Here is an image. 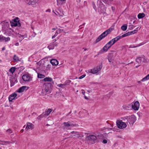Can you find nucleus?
I'll list each match as a JSON object with an SVG mask.
<instances>
[{
    "label": "nucleus",
    "instance_id": "40",
    "mask_svg": "<svg viewBox=\"0 0 149 149\" xmlns=\"http://www.w3.org/2000/svg\"><path fill=\"white\" fill-rule=\"evenodd\" d=\"M4 40L5 42L8 41L10 40V38L9 37L6 38L5 37Z\"/></svg>",
    "mask_w": 149,
    "mask_h": 149
},
{
    "label": "nucleus",
    "instance_id": "13",
    "mask_svg": "<svg viewBox=\"0 0 149 149\" xmlns=\"http://www.w3.org/2000/svg\"><path fill=\"white\" fill-rule=\"evenodd\" d=\"M29 87H27L26 86H23L20 87L19 89L17 90V92L19 93H22L24 92L25 91H26L28 89Z\"/></svg>",
    "mask_w": 149,
    "mask_h": 149
},
{
    "label": "nucleus",
    "instance_id": "20",
    "mask_svg": "<svg viewBox=\"0 0 149 149\" xmlns=\"http://www.w3.org/2000/svg\"><path fill=\"white\" fill-rule=\"evenodd\" d=\"M43 81L45 82L49 81L51 82L52 81V78L49 77H46L43 79Z\"/></svg>",
    "mask_w": 149,
    "mask_h": 149
},
{
    "label": "nucleus",
    "instance_id": "21",
    "mask_svg": "<svg viewBox=\"0 0 149 149\" xmlns=\"http://www.w3.org/2000/svg\"><path fill=\"white\" fill-rule=\"evenodd\" d=\"M29 1L27 3L29 5H34L36 3V0H29Z\"/></svg>",
    "mask_w": 149,
    "mask_h": 149
},
{
    "label": "nucleus",
    "instance_id": "11",
    "mask_svg": "<svg viewBox=\"0 0 149 149\" xmlns=\"http://www.w3.org/2000/svg\"><path fill=\"white\" fill-rule=\"evenodd\" d=\"M45 84L46 86H49V87H46L44 88L45 92L47 94L50 93H51V91L49 87H51V84L50 83H46Z\"/></svg>",
    "mask_w": 149,
    "mask_h": 149
},
{
    "label": "nucleus",
    "instance_id": "3",
    "mask_svg": "<svg viewBox=\"0 0 149 149\" xmlns=\"http://www.w3.org/2000/svg\"><path fill=\"white\" fill-rule=\"evenodd\" d=\"M64 128H67L69 127H73L77 126L78 125L77 124H74L73 122L68 121L67 122H64L63 123Z\"/></svg>",
    "mask_w": 149,
    "mask_h": 149
},
{
    "label": "nucleus",
    "instance_id": "53",
    "mask_svg": "<svg viewBox=\"0 0 149 149\" xmlns=\"http://www.w3.org/2000/svg\"><path fill=\"white\" fill-rule=\"evenodd\" d=\"M77 132H74V131H72L71 132V133L72 134H76Z\"/></svg>",
    "mask_w": 149,
    "mask_h": 149
},
{
    "label": "nucleus",
    "instance_id": "58",
    "mask_svg": "<svg viewBox=\"0 0 149 149\" xmlns=\"http://www.w3.org/2000/svg\"><path fill=\"white\" fill-rule=\"evenodd\" d=\"M85 24V23H83L82 25H80L79 27H81L82 26H84Z\"/></svg>",
    "mask_w": 149,
    "mask_h": 149
},
{
    "label": "nucleus",
    "instance_id": "47",
    "mask_svg": "<svg viewBox=\"0 0 149 149\" xmlns=\"http://www.w3.org/2000/svg\"><path fill=\"white\" fill-rule=\"evenodd\" d=\"M108 45V43H107L105 45L107 47V48L109 49L111 47L109 45Z\"/></svg>",
    "mask_w": 149,
    "mask_h": 149
},
{
    "label": "nucleus",
    "instance_id": "43",
    "mask_svg": "<svg viewBox=\"0 0 149 149\" xmlns=\"http://www.w3.org/2000/svg\"><path fill=\"white\" fill-rule=\"evenodd\" d=\"M135 26H134L130 25L129 26V29L130 30H132V29H134V28Z\"/></svg>",
    "mask_w": 149,
    "mask_h": 149
},
{
    "label": "nucleus",
    "instance_id": "63",
    "mask_svg": "<svg viewBox=\"0 0 149 149\" xmlns=\"http://www.w3.org/2000/svg\"><path fill=\"white\" fill-rule=\"evenodd\" d=\"M60 1H62V2H63L64 1H65V0H59Z\"/></svg>",
    "mask_w": 149,
    "mask_h": 149
},
{
    "label": "nucleus",
    "instance_id": "15",
    "mask_svg": "<svg viewBox=\"0 0 149 149\" xmlns=\"http://www.w3.org/2000/svg\"><path fill=\"white\" fill-rule=\"evenodd\" d=\"M14 142H11L10 141H5L0 140V144L6 145L7 144H10L11 143H14Z\"/></svg>",
    "mask_w": 149,
    "mask_h": 149
},
{
    "label": "nucleus",
    "instance_id": "61",
    "mask_svg": "<svg viewBox=\"0 0 149 149\" xmlns=\"http://www.w3.org/2000/svg\"><path fill=\"white\" fill-rule=\"evenodd\" d=\"M84 97V98H85L86 99H87H87H88V97H87L86 96H85Z\"/></svg>",
    "mask_w": 149,
    "mask_h": 149
},
{
    "label": "nucleus",
    "instance_id": "64",
    "mask_svg": "<svg viewBox=\"0 0 149 149\" xmlns=\"http://www.w3.org/2000/svg\"><path fill=\"white\" fill-rule=\"evenodd\" d=\"M148 79H149V74L147 75Z\"/></svg>",
    "mask_w": 149,
    "mask_h": 149
},
{
    "label": "nucleus",
    "instance_id": "37",
    "mask_svg": "<svg viewBox=\"0 0 149 149\" xmlns=\"http://www.w3.org/2000/svg\"><path fill=\"white\" fill-rule=\"evenodd\" d=\"M6 132L7 133H8L9 134H11L13 132L12 130L10 129H9L8 130H7Z\"/></svg>",
    "mask_w": 149,
    "mask_h": 149
},
{
    "label": "nucleus",
    "instance_id": "42",
    "mask_svg": "<svg viewBox=\"0 0 149 149\" xmlns=\"http://www.w3.org/2000/svg\"><path fill=\"white\" fill-rule=\"evenodd\" d=\"M45 90L44 89H42V94L43 95H46L47 93L46 92H45Z\"/></svg>",
    "mask_w": 149,
    "mask_h": 149
},
{
    "label": "nucleus",
    "instance_id": "29",
    "mask_svg": "<svg viewBox=\"0 0 149 149\" xmlns=\"http://www.w3.org/2000/svg\"><path fill=\"white\" fill-rule=\"evenodd\" d=\"M15 68L14 67H13L11 68L9 70L10 72L13 74L14 72L15 71Z\"/></svg>",
    "mask_w": 149,
    "mask_h": 149
},
{
    "label": "nucleus",
    "instance_id": "32",
    "mask_svg": "<svg viewBox=\"0 0 149 149\" xmlns=\"http://www.w3.org/2000/svg\"><path fill=\"white\" fill-rule=\"evenodd\" d=\"M138 28H137L136 29H135L134 30V31H130V33L131 35H132L136 33L138 31Z\"/></svg>",
    "mask_w": 149,
    "mask_h": 149
},
{
    "label": "nucleus",
    "instance_id": "28",
    "mask_svg": "<svg viewBox=\"0 0 149 149\" xmlns=\"http://www.w3.org/2000/svg\"><path fill=\"white\" fill-rule=\"evenodd\" d=\"M103 38L102 37V36L100 35L98 38L96 39L95 40V42L97 43L100 41Z\"/></svg>",
    "mask_w": 149,
    "mask_h": 149
},
{
    "label": "nucleus",
    "instance_id": "1",
    "mask_svg": "<svg viewBox=\"0 0 149 149\" xmlns=\"http://www.w3.org/2000/svg\"><path fill=\"white\" fill-rule=\"evenodd\" d=\"M123 120H124L128 125V123L132 125L136 120V117L134 115L130 116H126L122 118Z\"/></svg>",
    "mask_w": 149,
    "mask_h": 149
},
{
    "label": "nucleus",
    "instance_id": "55",
    "mask_svg": "<svg viewBox=\"0 0 149 149\" xmlns=\"http://www.w3.org/2000/svg\"><path fill=\"white\" fill-rule=\"evenodd\" d=\"M56 41V39H55L53 40L52 41L53 42L52 43H53V44L54 43V42Z\"/></svg>",
    "mask_w": 149,
    "mask_h": 149
},
{
    "label": "nucleus",
    "instance_id": "24",
    "mask_svg": "<svg viewBox=\"0 0 149 149\" xmlns=\"http://www.w3.org/2000/svg\"><path fill=\"white\" fill-rule=\"evenodd\" d=\"M142 61V58L141 57H137L136 59V61L138 63H140Z\"/></svg>",
    "mask_w": 149,
    "mask_h": 149
},
{
    "label": "nucleus",
    "instance_id": "59",
    "mask_svg": "<svg viewBox=\"0 0 149 149\" xmlns=\"http://www.w3.org/2000/svg\"><path fill=\"white\" fill-rule=\"evenodd\" d=\"M85 24V23H83L82 25H80L79 27H81L82 26H84Z\"/></svg>",
    "mask_w": 149,
    "mask_h": 149
},
{
    "label": "nucleus",
    "instance_id": "12",
    "mask_svg": "<svg viewBox=\"0 0 149 149\" xmlns=\"http://www.w3.org/2000/svg\"><path fill=\"white\" fill-rule=\"evenodd\" d=\"M17 35L22 40L27 37V35L26 33L19 32L17 34Z\"/></svg>",
    "mask_w": 149,
    "mask_h": 149
},
{
    "label": "nucleus",
    "instance_id": "31",
    "mask_svg": "<svg viewBox=\"0 0 149 149\" xmlns=\"http://www.w3.org/2000/svg\"><path fill=\"white\" fill-rule=\"evenodd\" d=\"M107 43L108 44V45H109L110 47L112 46L114 44V43H113V42L112 40H110Z\"/></svg>",
    "mask_w": 149,
    "mask_h": 149
},
{
    "label": "nucleus",
    "instance_id": "26",
    "mask_svg": "<svg viewBox=\"0 0 149 149\" xmlns=\"http://www.w3.org/2000/svg\"><path fill=\"white\" fill-rule=\"evenodd\" d=\"M127 28V24H123L121 27V29L123 31H125L126 30Z\"/></svg>",
    "mask_w": 149,
    "mask_h": 149
},
{
    "label": "nucleus",
    "instance_id": "44",
    "mask_svg": "<svg viewBox=\"0 0 149 149\" xmlns=\"http://www.w3.org/2000/svg\"><path fill=\"white\" fill-rule=\"evenodd\" d=\"M85 76H86V74L83 75L81 76H80L79 77V79H81L83 78H84V77H85Z\"/></svg>",
    "mask_w": 149,
    "mask_h": 149
},
{
    "label": "nucleus",
    "instance_id": "45",
    "mask_svg": "<svg viewBox=\"0 0 149 149\" xmlns=\"http://www.w3.org/2000/svg\"><path fill=\"white\" fill-rule=\"evenodd\" d=\"M102 1L104 3H108L109 2V0H102Z\"/></svg>",
    "mask_w": 149,
    "mask_h": 149
},
{
    "label": "nucleus",
    "instance_id": "8",
    "mask_svg": "<svg viewBox=\"0 0 149 149\" xmlns=\"http://www.w3.org/2000/svg\"><path fill=\"white\" fill-rule=\"evenodd\" d=\"M112 31V29H109L103 32L100 35L103 38L110 33Z\"/></svg>",
    "mask_w": 149,
    "mask_h": 149
},
{
    "label": "nucleus",
    "instance_id": "36",
    "mask_svg": "<svg viewBox=\"0 0 149 149\" xmlns=\"http://www.w3.org/2000/svg\"><path fill=\"white\" fill-rule=\"evenodd\" d=\"M57 86L58 87H61L62 88H63V86H65V85L64 83L63 84H58L57 85Z\"/></svg>",
    "mask_w": 149,
    "mask_h": 149
},
{
    "label": "nucleus",
    "instance_id": "6",
    "mask_svg": "<svg viewBox=\"0 0 149 149\" xmlns=\"http://www.w3.org/2000/svg\"><path fill=\"white\" fill-rule=\"evenodd\" d=\"M22 78L23 80L25 81H29L32 80V77H31L30 74H25L23 75Z\"/></svg>",
    "mask_w": 149,
    "mask_h": 149
},
{
    "label": "nucleus",
    "instance_id": "57",
    "mask_svg": "<svg viewBox=\"0 0 149 149\" xmlns=\"http://www.w3.org/2000/svg\"><path fill=\"white\" fill-rule=\"evenodd\" d=\"M56 36V35H54V36H53L52 37V39H53L54 38H55Z\"/></svg>",
    "mask_w": 149,
    "mask_h": 149
},
{
    "label": "nucleus",
    "instance_id": "46",
    "mask_svg": "<svg viewBox=\"0 0 149 149\" xmlns=\"http://www.w3.org/2000/svg\"><path fill=\"white\" fill-rule=\"evenodd\" d=\"M102 142H103V143L104 144H106L107 143V141L106 140L104 139V140H103V141H102Z\"/></svg>",
    "mask_w": 149,
    "mask_h": 149
},
{
    "label": "nucleus",
    "instance_id": "7",
    "mask_svg": "<svg viewBox=\"0 0 149 149\" xmlns=\"http://www.w3.org/2000/svg\"><path fill=\"white\" fill-rule=\"evenodd\" d=\"M21 25V24L19 22L18 18H16L14 20L13 22L11 24L12 26H19Z\"/></svg>",
    "mask_w": 149,
    "mask_h": 149
},
{
    "label": "nucleus",
    "instance_id": "52",
    "mask_svg": "<svg viewBox=\"0 0 149 149\" xmlns=\"http://www.w3.org/2000/svg\"><path fill=\"white\" fill-rule=\"evenodd\" d=\"M15 84L14 83H12L11 82L10 83V86L11 87H12V86H13Z\"/></svg>",
    "mask_w": 149,
    "mask_h": 149
},
{
    "label": "nucleus",
    "instance_id": "48",
    "mask_svg": "<svg viewBox=\"0 0 149 149\" xmlns=\"http://www.w3.org/2000/svg\"><path fill=\"white\" fill-rule=\"evenodd\" d=\"M58 43L57 42H55L54 43V46H57L58 45Z\"/></svg>",
    "mask_w": 149,
    "mask_h": 149
},
{
    "label": "nucleus",
    "instance_id": "5",
    "mask_svg": "<svg viewBox=\"0 0 149 149\" xmlns=\"http://www.w3.org/2000/svg\"><path fill=\"white\" fill-rule=\"evenodd\" d=\"M86 139L87 140L91 142L92 143H94L96 141L97 138L95 136L93 135H89L87 136Z\"/></svg>",
    "mask_w": 149,
    "mask_h": 149
},
{
    "label": "nucleus",
    "instance_id": "41",
    "mask_svg": "<svg viewBox=\"0 0 149 149\" xmlns=\"http://www.w3.org/2000/svg\"><path fill=\"white\" fill-rule=\"evenodd\" d=\"M127 36V33L123 34L122 36H120V37L121 39L125 37L126 36Z\"/></svg>",
    "mask_w": 149,
    "mask_h": 149
},
{
    "label": "nucleus",
    "instance_id": "54",
    "mask_svg": "<svg viewBox=\"0 0 149 149\" xmlns=\"http://www.w3.org/2000/svg\"><path fill=\"white\" fill-rule=\"evenodd\" d=\"M15 45L16 46H18L19 45V43L18 42H17L15 44Z\"/></svg>",
    "mask_w": 149,
    "mask_h": 149
},
{
    "label": "nucleus",
    "instance_id": "38",
    "mask_svg": "<svg viewBox=\"0 0 149 149\" xmlns=\"http://www.w3.org/2000/svg\"><path fill=\"white\" fill-rule=\"evenodd\" d=\"M63 31V29H58L57 30L56 32H57V33L58 34L60 33H61Z\"/></svg>",
    "mask_w": 149,
    "mask_h": 149
},
{
    "label": "nucleus",
    "instance_id": "35",
    "mask_svg": "<svg viewBox=\"0 0 149 149\" xmlns=\"http://www.w3.org/2000/svg\"><path fill=\"white\" fill-rule=\"evenodd\" d=\"M45 115L43 114H42L40 115L38 117V119H40L41 118H42L43 117H45Z\"/></svg>",
    "mask_w": 149,
    "mask_h": 149
},
{
    "label": "nucleus",
    "instance_id": "33",
    "mask_svg": "<svg viewBox=\"0 0 149 149\" xmlns=\"http://www.w3.org/2000/svg\"><path fill=\"white\" fill-rule=\"evenodd\" d=\"M149 79H148V76L146 75L145 77L143 78L141 80V81H144L146 80H148Z\"/></svg>",
    "mask_w": 149,
    "mask_h": 149
},
{
    "label": "nucleus",
    "instance_id": "10",
    "mask_svg": "<svg viewBox=\"0 0 149 149\" xmlns=\"http://www.w3.org/2000/svg\"><path fill=\"white\" fill-rule=\"evenodd\" d=\"M17 94L15 93H13L10 95L8 97V100L9 102H11L13 100L15 99V98L17 99V97H16Z\"/></svg>",
    "mask_w": 149,
    "mask_h": 149
},
{
    "label": "nucleus",
    "instance_id": "19",
    "mask_svg": "<svg viewBox=\"0 0 149 149\" xmlns=\"http://www.w3.org/2000/svg\"><path fill=\"white\" fill-rule=\"evenodd\" d=\"M121 39V38L120 37V36H117L116 38L112 39V40L113 42V43H115V42L118 41V40H119L120 39Z\"/></svg>",
    "mask_w": 149,
    "mask_h": 149
},
{
    "label": "nucleus",
    "instance_id": "14",
    "mask_svg": "<svg viewBox=\"0 0 149 149\" xmlns=\"http://www.w3.org/2000/svg\"><path fill=\"white\" fill-rule=\"evenodd\" d=\"M50 63L53 65H57L58 64V61L55 59H53L51 60Z\"/></svg>",
    "mask_w": 149,
    "mask_h": 149
},
{
    "label": "nucleus",
    "instance_id": "17",
    "mask_svg": "<svg viewBox=\"0 0 149 149\" xmlns=\"http://www.w3.org/2000/svg\"><path fill=\"white\" fill-rule=\"evenodd\" d=\"M112 53H111L110 54H109V55L108 56V59L109 61V62L110 63H113V59L111 58L112 56Z\"/></svg>",
    "mask_w": 149,
    "mask_h": 149
},
{
    "label": "nucleus",
    "instance_id": "34",
    "mask_svg": "<svg viewBox=\"0 0 149 149\" xmlns=\"http://www.w3.org/2000/svg\"><path fill=\"white\" fill-rule=\"evenodd\" d=\"M71 81L70 80H67L64 83L65 85H69L70 83L71 82Z\"/></svg>",
    "mask_w": 149,
    "mask_h": 149
},
{
    "label": "nucleus",
    "instance_id": "9",
    "mask_svg": "<svg viewBox=\"0 0 149 149\" xmlns=\"http://www.w3.org/2000/svg\"><path fill=\"white\" fill-rule=\"evenodd\" d=\"M139 107V103L138 101L136 102L133 104L132 105V108L134 110H138Z\"/></svg>",
    "mask_w": 149,
    "mask_h": 149
},
{
    "label": "nucleus",
    "instance_id": "16",
    "mask_svg": "<svg viewBox=\"0 0 149 149\" xmlns=\"http://www.w3.org/2000/svg\"><path fill=\"white\" fill-rule=\"evenodd\" d=\"M33 126V124L30 123H27V125L26 127V129L28 130L29 129H32V127Z\"/></svg>",
    "mask_w": 149,
    "mask_h": 149
},
{
    "label": "nucleus",
    "instance_id": "56",
    "mask_svg": "<svg viewBox=\"0 0 149 149\" xmlns=\"http://www.w3.org/2000/svg\"><path fill=\"white\" fill-rule=\"evenodd\" d=\"M5 49V47H3L2 49V50L3 51Z\"/></svg>",
    "mask_w": 149,
    "mask_h": 149
},
{
    "label": "nucleus",
    "instance_id": "60",
    "mask_svg": "<svg viewBox=\"0 0 149 149\" xmlns=\"http://www.w3.org/2000/svg\"><path fill=\"white\" fill-rule=\"evenodd\" d=\"M83 49L84 50V51H86L87 50V49L86 48H84Z\"/></svg>",
    "mask_w": 149,
    "mask_h": 149
},
{
    "label": "nucleus",
    "instance_id": "22",
    "mask_svg": "<svg viewBox=\"0 0 149 149\" xmlns=\"http://www.w3.org/2000/svg\"><path fill=\"white\" fill-rule=\"evenodd\" d=\"M47 48L49 50L53 49L54 48V44L53 43H50L49 45L48 46Z\"/></svg>",
    "mask_w": 149,
    "mask_h": 149
},
{
    "label": "nucleus",
    "instance_id": "62",
    "mask_svg": "<svg viewBox=\"0 0 149 149\" xmlns=\"http://www.w3.org/2000/svg\"><path fill=\"white\" fill-rule=\"evenodd\" d=\"M58 34V33H57V32L56 31V33H55V34L54 35H56V36H57V35Z\"/></svg>",
    "mask_w": 149,
    "mask_h": 149
},
{
    "label": "nucleus",
    "instance_id": "39",
    "mask_svg": "<svg viewBox=\"0 0 149 149\" xmlns=\"http://www.w3.org/2000/svg\"><path fill=\"white\" fill-rule=\"evenodd\" d=\"M4 37L2 36V35H0V40L2 41L4 40Z\"/></svg>",
    "mask_w": 149,
    "mask_h": 149
},
{
    "label": "nucleus",
    "instance_id": "23",
    "mask_svg": "<svg viewBox=\"0 0 149 149\" xmlns=\"http://www.w3.org/2000/svg\"><path fill=\"white\" fill-rule=\"evenodd\" d=\"M13 59L14 61L18 62L19 61H20L19 59V58L18 56H16V55H14L13 57Z\"/></svg>",
    "mask_w": 149,
    "mask_h": 149
},
{
    "label": "nucleus",
    "instance_id": "18",
    "mask_svg": "<svg viewBox=\"0 0 149 149\" xmlns=\"http://www.w3.org/2000/svg\"><path fill=\"white\" fill-rule=\"evenodd\" d=\"M52 111V109H48L46 110L45 113V116H47L49 115L50 113Z\"/></svg>",
    "mask_w": 149,
    "mask_h": 149
},
{
    "label": "nucleus",
    "instance_id": "50",
    "mask_svg": "<svg viewBox=\"0 0 149 149\" xmlns=\"http://www.w3.org/2000/svg\"><path fill=\"white\" fill-rule=\"evenodd\" d=\"M51 65H47V68H51Z\"/></svg>",
    "mask_w": 149,
    "mask_h": 149
},
{
    "label": "nucleus",
    "instance_id": "25",
    "mask_svg": "<svg viewBox=\"0 0 149 149\" xmlns=\"http://www.w3.org/2000/svg\"><path fill=\"white\" fill-rule=\"evenodd\" d=\"M108 49L107 47L105 45L103 48V50H101L100 51V53H103L104 52H106L107 50H108Z\"/></svg>",
    "mask_w": 149,
    "mask_h": 149
},
{
    "label": "nucleus",
    "instance_id": "2",
    "mask_svg": "<svg viewBox=\"0 0 149 149\" xmlns=\"http://www.w3.org/2000/svg\"><path fill=\"white\" fill-rule=\"evenodd\" d=\"M102 68V66L101 65H100L92 69L88 70L86 71V72L88 73H91L93 74H95L100 71L101 70Z\"/></svg>",
    "mask_w": 149,
    "mask_h": 149
},
{
    "label": "nucleus",
    "instance_id": "51",
    "mask_svg": "<svg viewBox=\"0 0 149 149\" xmlns=\"http://www.w3.org/2000/svg\"><path fill=\"white\" fill-rule=\"evenodd\" d=\"M111 9L113 11H114L115 9V8L114 7L112 6L111 7Z\"/></svg>",
    "mask_w": 149,
    "mask_h": 149
},
{
    "label": "nucleus",
    "instance_id": "4",
    "mask_svg": "<svg viewBox=\"0 0 149 149\" xmlns=\"http://www.w3.org/2000/svg\"><path fill=\"white\" fill-rule=\"evenodd\" d=\"M126 122H124L121 120H118L116 122V125L118 127L121 129L125 128L127 127Z\"/></svg>",
    "mask_w": 149,
    "mask_h": 149
},
{
    "label": "nucleus",
    "instance_id": "27",
    "mask_svg": "<svg viewBox=\"0 0 149 149\" xmlns=\"http://www.w3.org/2000/svg\"><path fill=\"white\" fill-rule=\"evenodd\" d=\"M145 16V14L143 13H140L138 15V17L139 19H141L144 17Z\"/></svg>",
    "mask_w": 149,
    "mask_h": 149
},
{
    "label": "nucleus",
    "instance_id": "30",
    "mask_svg": "<svg viewBox=\"0 0 149 149\" xmlns=\"http://www.w3.org/2000/svg\"><path fill=\"white\" fill-rule=\"evenodd\" d=\"M45 76L44 75L40 73H38V78L41 79L44 78Z\"/></svg>",
    "mask_w": 149,
    "mask_h": 149
},
{
    "label": "nucleus",
    "instance_id": "49",
    "mask_svg": "<svg viewBox=\"0 0 149 149\" xmlns=\"http://www.w3.org/2000/svg\"><path fill=\"white\" fill-rule=\"evenodd\" d=\"M127 36H130V35H131L130 32H128L127 33Z\"/></svg>",
    "mask_w": 149,
    "mask_h": 149
}]
</instances>
